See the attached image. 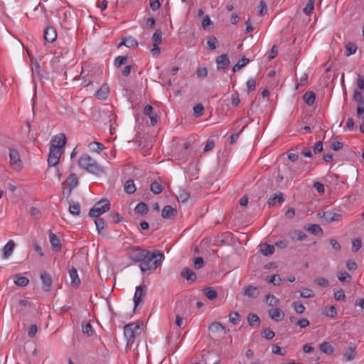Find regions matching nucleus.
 I'll use <instances>...</instances> for the list:
<instances>
[{"label": "nucleus", "mask_w": 364, "mask_h": 364, "mask_svg": "<svg viewBox=\"0 0 364 364\" xmlns=\"http://www.w3.org/2000/svg\"><path fill=\"white\" fill-rule=\"evenodd\" d=\"M78 166L92 174L100 176L105 173L104 168L88 154H82L78 159Z\"/></svg>", "instance_id": "f257e3e1"}, {"label": "nucleus", "mask_w": 364, "mask_h": 364, "mask_svg": "<svg viewBox=\"0 0 364 364\" xmlns=\"http://www.w3.org/2000/svg\"><path fill=\"white\" fill-rule=\"evenodd\" d=\"M265 302L270 306H276L279 304V300L273 294H267L266 296Z\"/></svg>", "instance_id": "f704fd0d"}, {"label": "nucleus", "mask_w": 364, "mask_h": 364, "mask_svg": "<svg viewBox=\"0 0 364 364\" xmlns=\"http://www.w3.org/2000/svg\"><path fill=\"white\" fill-rule=\"evenodd\" d=\"M261 253L265 256L272 255L274 252V246L272 245H269L267 243H264L259 245Z\"/></svg>", "instance_id": "393cba45"}, {"label": "nucleus", "mask_w": 364, "mask_h": 364, "mask_svg": "<svg viewBox=\"0 0 364 364\" xmlns=\"http://www.w3.org/2000/svg\"><path fill=\"white\" fill-rule=\"evenodd\" d=\"M82 331L85 335L90 337L93 333L92 325L89 322H82Z\"/></svg>", "instance_id": "c9c22d12"}, {"label": "nucleus", "mask_w": 364, "mask_h": 364, "mask_svg": "<svg viewBox=\"0 0 364 364\" xmlns=\"http://www.w3.org/2000/svg\"><path fill=\"white\" fill-rule=\"evenodd\" d=\"M277 201L279 203H282L284 201L282 193L279 192L277 193L274 194L268 199L267 203L269 206H274L276 204Z\"/></svg>", "instance_id": "b1692460"}, {"label": "nucleus", "mask_w": 364, "mask_h": 364, "mask_svg": "<svg viewBox=\"0 0 364 364\" xmlns=\"http://www.w3.org/2000/svg\"><path fill=\"white\" fill-rule=\"evenodd\" d=\"M190 198V194L185 189H180L177 198L178 202L186 203Z\"/></svg>", "instance_id": "e433bc0d"}, {"label": "nucleus", "mask_w": 364, "mask_h": 364, "mask_svg": "<svg viewBox=\"0 0 364 364\" xmlns=\"http://www.w3.org/2000/svg\"><path fill=\"white\" fill-rule=\"evenodd\" d=\"M266 281L269 283L273 284L274 286H278L280 284L282 279L279 274H274L270 277H267Z\"/></svg>", "instance_id": "49530a36"}, {"label": "nucleus", "mask_w": 364, "mask_h": 364, "mask_svg": "<svg viewBox=\"0 0 364 364\" xmlns=\"http://www.w3.org/2000/svg\"><path fill=\"white\" fill-rule=\"evenodd\" d=\"M218 44L217 38L212 36L207 41L208 48L210 50H215Z\"/></svg>", "instance_id": "09e8293b"}, {"label": "nucleus", "mask_w": 364, "mask_h": 364, "mask_svg": "<svg viewBox=\"0 0 364 364\" xmlns=\"http://www.w3.org/2000/svg\"><path fill=\"white\" fill-rule=\"evenodd\" d=\"M247 87L248 92H251L255 90L256 87V80L250 78L247 82Z\"/></svg>", "instance_id": "0e129e2a"}, {"label": "nucleus", "mask_w": 364, "mask_h": 364, "mask_svg": "<svg viewBox=\"0 0 364 364\" xmlns=\"http://www.w3.org/2000/svg\"><path fill=\"white\" fill-rule=\"evenodd\" d=\"M242 294L251 299H255L259 295V290L252 285H247L242 289Z\"/></svg>", "instance_id": "f8f14e48"}, {"label": "nucleus", "mask_w": 364, "mask_h": 364, "mask_svg": "<svg viewBox=\"0 0 364 364\" xmlns=\"http://www.w3.org/2000/svg\"><path fill=\"white\" fill-rule=\"evenodd\" d=\"M177 210L171 205H166L162 210L161 216L165 219H172L177 215Z\"/></svg>", "instance_id": "aec40b11"}, {"label": "nucleus", "mask_w": 364, "mask_h": 364, "mask_svg": "<svg viewBox=\"0 0 364 364\" xmlns=\"http://www.w3.org/2000/svg\"><path fill=\"white\" fill-rule=\"evenodd\" d=\"M268 314L272 320L277 322L282 321L284 317V311L279 308L269 309Z\"/></svg>", "instance_id": "f3484780"}, {"label": "nucleus", "mask_w": 364, "mask_h": 364, "mask_svg": "<svg viewBox=\"0 0 364 364\" xmlns=\"http://www.w3.org/2000/svg\"><path fill=\"white\" fill-rule=\"evenodd\" d=\"M232 105L237 107L240 102V95L237 92H235L231 96Z\"/></svg>", "instance_id": "338daca9"}, {"label": "nucleus", "mask_w": 364, "mask_h": 364, "mask_svg": "<svg viewBox=\"0 0 364 364\" xmlns=\"http://www.w3.org/2000/svg\"><path fill=\"white\" fill-rule=\"evenodd\" d=\"M127 255L128 257L134 262H142L146 258V256L149 255V251L142 249L138 246H133L127 248Z\"/></svg>", "instance_id": "20e7f679"}, {"label": "nucleus", "mask_w": 364, "mask_h": 364, "mask_svg": "<svg viewBox=\"0 0 364 364\" xmlns=\"http://www.w3.org/2000/svg\"><path fill=\"white\" fill-rule=\"evenodd\" d=\"M250 63V60L243 57L240 59L232 68V72L236 73L244 68L247 64Z\"/></svg>", "instance_id": "7c9ffc66"}, {"label": "nucleus", "mask_w": 364, "mask_h": 364, "mask_svg": "<svg viewBox=\"0 0 364 364\" xmlns=\"http://www.w3.org/2000/svg\"><path fill=\"white\" fill-rule=\"evenodd\" d=\"M218 70H225L230 65V59L227 54L218 56L215 59Z\"/></svg>", "instance_id": "9b49d317"}, {"label": "nucleus", "mask_w": 364, "mask_h": 364, "mask_svg": "<svg viewBox=\"0 0 364 364\" xmlns=\"http://www.w3.org/2000/svg\"><path fill=\"white\" fill-rule=\"evenodd\" d=\"M300 295L303 298H313L315 294L313 290L310 289H304L301 291Z\"/></svg>", "instance_id": "5fc2aeb1"}, {"label": "nucleus", "mask_w": 364, "mask_h": 364, "mask_svg": "<svg viewBox=\"0 0 364 364\" xmlns=\"http://www.w3.org/2000/svg\"><path fill=\"white\" fill-rule=\"evenodd\" d=\"M95 223L96 225V228L99 234L102 233V231L105 229L106 226V222L103 218H96L95 220Z\"/></svg>", "instance_id": "ea45409f"}, {"label": "nucleus", "mask_w": 364, "mask_h": 364, "mask_svg": "<svg viewBox=\"0 0 364 364\" xmlns=\"http://www.w3.org/2000/svg\"><path fill=\"white\" fill-rule=\"evenodd\" d=\"M52 141L56 142L57 144H54V146H57L59 150H61V149H63L66 144V136L65 134L60 133L53 136Z\"/></svg>", "instance_id": "5701e85b"}, {"label": "nucleus", "mask_w": 364, "mask_h": 364, "mask_svg": "<svg viewBox=\"0 0 364 364\" xmlns=\"http://www.w3.org/2000/svg\"><path fill=\"white\" fill-rule=\"evenodd\" d=\"M318 216L323 218L326 223L339 222L342 220V215L331 210H326L318 213Z\"/></svg>", "instance_id": "0eeeda50"}, {"label": "nucleus", "mask_w": 364, "mask_h": 364, "mask_svg": "<svg viewBox=\"0 0 364 364\" xmlns=\"http://www.w3.org/2000/svg\"><path fill=\"white\" fill-rule=\"evenodd\" d=\"M225 331V327L218 322H214L209 326V331L215 333H220Z\"/></svg>", "instance_id": "2f4dec72"}, {"label": "nucleus", "mask_w": 364, "mask_h": 364, "mask_svg": "<svg viewBox=\"0 0 364 364\" xmlns=\"http://www.w3.org/2000/svg\"><path fill=\"white\" fill-rule=\"evenodd\" d=\"M204 107L202 104H198L193 107V113L196 117H200L203 114Z\"/></svg>", "instance_id": "13d9d810"}, {"label": "nucleus", "mask_w": 364, "mask_h": 364, "mask_svg": "<svg viewBox=\"0 0 364 364\" xmlns=\"http://www.w3.org/2000/svg\"><path fill=\"white\" fill-rule=\"evenodd\" d=\"M357 50V46L354 43H348L346 45V55L350 56L353 54H355Z\"/></svg>", "instance_id": "c03bdc74"}, {"label": "nucleus", "mask_w": 364, "mask_h": 364, "mask_svg": "<svg viewBox=\"0 0 364 364\" xmlns=\"http://www.w3.org/2000/svg\"><path fill=\"white\" fill-rule=\"evenodd\" d=\"M181 276L190 283L194 282L197 279L196 274L188 267H185L181 270Z\"/></svg>", "instance_id": "dca6fc26"}, {"label": "nucleus", "mask_w": 364, "mask_h": 364, "mask_svg": "<svg viewBox=\"0 0 364 364\" xmlns=\"http://www.w3.org/2000/svg\"><path fill=\"white\" fill-rule=\"evenodd\" d=\"M134 212L137 215H146L148 213V205L145 203L141 202L135 207Z\"/></svg>", "instance_id": "cd10ccee"}, {"label": "nucleus", "mask_w": 364, "mask_h": 364, "mask_svg": "<svg viewBox=\"0 0 364 364\" xmlns=\"http://www.w3.org/2000/svg\"><path fill=\"white\" fill-rule=\"evenodd\" d=\"M49 240L53 250L59 252L61 250L62 245L60 239L52 232H49Z\"/></svg>", "instance_id": "a211bd4d"}, {"label": "nucleus", "mask_w": 364, "mask_h": 364, "mask_svg": "<svg viewBox=\"0 0 364 364\" xmlns=\"http://www.w3.org/2000/svg\"><path fill=\"white\" fill-rule=\"evenodd\" d=\"M61 156V151L54 146L52 144L50 147V151L48 158V164L49 166H57L59 164V160Z\"/></svg>", "instance_id": "423d86ee"}, {"label": "nucleus", "mask_w": 364, "mask_h": 364, "mask_svg": "<svg viewBox=\"0 0 364 364\" xmlns=\"http://www.w3.org/2000/svg\"><path fill=\"white\" fill-rule=\"evenodd\" d=\"M65 183L68 184V188L67 191L68 197L71 195V193L75 187L78 186L79 181L77 175L75 173H70V176L67 178Z\"/></svg>", "instance_id": "9d476101"}, {"label": "nucleus", "mask_w": 364, "mask_h": 364, "mask_svg": "<svg viewBox=\"0 0 364 364\" xmlns=\"http://www.w3.org/2000/svg\"><path fill=\"white\" fill-rule=\"evenodd\" d=\"M109 217L115 223H120L123 220V218L118 213H115V212L111 213L109 215Z\"/></svg>", "instance_id": "680f3d73"}, {"label": "nucleus", "mask_w": 364, "mask_h": 364, "mask_svg": "<svg viewBox=\"0 0 364 364\" xmlns=\"http://www.w3.org/2000/svg\"><path fill=\"white\" fill-rule=\"evenodd\" d=\"M109 94V87L107 85V84H104L96 92L95 96L99 100H105L106 99H107Z\"/></svg>", "instance_id": "412c9836"}, {"label": "nucleus", "mask_w": 364, "mask_h": 364, "mask_svg": "<svg viewBox=\"0 0 364 364\" xmlns=\"http://www.w3.org/2000/svg\"><path fill=\"white\" fill-rule=\"evenodd\" d=\"M307 230L314 235H318V234L323 233L322 228L320 227L319 225H317V224H313V225H310L307 228Z\"/></svg>", "instance_id": "a18cd8bd"}, {"label": "nucleus", "mask_w": 364, "mask_h": 364, "mask_svg": "<svg viewBox=\"0 0 364 364\" xmlns=\"http://www.w3.org/2000/svg\"><path fill=\"white\" fill-rule=\"evenodd\" d=\"M204 294L206 297L210 300H214L218 296V292L212 287H206L204 289Z\"/></svg>", "instance_id": "72a5a7b5"}, {"label": "nucleus", "mask_w": 364, "mask_h": 364, "mask_svg": "<svg viewBox=\"0 0 364 364\" xmlns=\"http://www.w3.org/2000/svg\"><path fill=\"white\" fill-rule=\"evenodd\" d=\"M292 306L294 307L295 311L298 314H303L305 311V306L301 303L296 301L293 302Z\"/></svg>", "instance_id": "bf43d9fd"}, {"label": "nucleus", "mask_w": 364, "mask_h": 364, "mask_svg": "<svg viewBox=\"0 0 364 364\" xmlns=\"http://www.w3.org/2000/svg\"><path fill=\"white\" fill-rule=\"evenodd\" d=\"M314 9V0H309L307 4H306L305 7L304 8V13L306 16H310L311 13L313 12V10Z\"/></svg>", "instance_id": "37998d69"}, {"label": "nucleus", "mask_w": 364, "mask_h": 364, "mask_svg": "<svg viewBox=\"0 0 364 364\" xmlns=\"http://www.w3.org/2000/svg\"><path fill=\"white\" fill-rule=\"evenodd\" d=\"M275 336V333L269 328H266L262 333V336L265 338L267 340H272Z\"/></svg>", "instance_id": "3c124183"}, {"label": "nucleus", "mask_w": 364, "mask_h": 364, "mask_svg": "<svg viewBox=\"0 0 364 364\" xmlns=\"http://www.w3.org/2000/svg\"><path fill=\"white\" fill-rule=\"evenodd\" d=\"M303 100L308 105H312L315 102L316 95L311 91L306 92L303 95Z\"/></svg>", "instance_id": "c756f323"}, {"label": "nucleus", "mask_w": 364, "mask_h": 364, "mask_svg": "<svg viewBox=\"0 0 364 364\" xmlns=\"http://www.w3.org/2000/svg\"><path fill=\"white\" fill-rule=\"evenodd\" d=\"M88 146L90 151L97 153H100L105 149V146L102 144L97 141L90 143Z\"/></svg>", "instance_id": "4c0bfd02"}, {"label": "nucleus", "mask_w": 364, "mask_h": 364, "mask_svg": "<svg viewBox=\"0 0 364 364\" xmlns=\"http://www.w3.org/2000/svg\"><path fill=\"white\" fill-rule=\"evenodd\" d=\"M334 298L337 301H344L346 299V294L343 289H340L334 293Z\"/></svg>", "instance_id": "774afa93"}, {"label": "nucleus", "mask_w": 364, "mask_h": 364, "mask_svg": "<svg viewBox=\"0 0 364 364\" xmlns=\"http://www.w3.org/2000/svg\"><path fill=\"white\" fill-rule=\"evenodd\" d=\"M247 321L250 326L255 328L259 326L260 318L255 314H249L247 316Z\"/></svg>", "instance_id": "bb28decb"}, {"label": "nucleus", "mask_w": 364, "mask_h": 364, "mask_svg": "<svg viewBox=\"0 0 364 364\" xmlns=\"http://www.w3.org/2000/svg\"><path fill=\"white\" fill-rule=\"evenodd\" d=\"M125 46L127 48L131 47H137L138 46V42L137 41L132 37H129L128 38H126V44Z\"/></svg>", "instance_id": "e2e57ef3"}, {"label": "nucleus", "mask_w": 364, "mask_h": 364, "mask_svg": "<svg viewBox=\"0 0 364 364\" xmlns=\"http://www.w3.org/2000/svg\"><path fill=\"white\" fill-rule=\"evenodd\" d=\"M28 282L29 279L26 277H19L14 281L15 284L22 287L27 286Z\"/></svg>", "instance_id": "603ef678"}, {"label": "nucleus", "mask_w": 364, "mask_h": 364, "mask_svg": "<svg viewBox=\"0 0 364 364\" xmlns=\"http://www.w3.org/2000/svg\"><path fill=\"white\" fill-rule=\"evenodd\" d=\"M9 158L10 164L13 168L18 170L22 167V161L21 160L18 152L16 149H9Z\"/></svg>", "instance_id": "1a4fd4ad"}, {"label": "nucleus", "mask_w": 364, "mask_h": 364, "mask_svg": "<svg viewBox=\"0 0 364 364\" xmlns=\"http://www.w3.org/2000/svg\"><path fill=\"white\" fill-rule=\"evenodd\" d=\"M240 321V315L237 311H232L229 314V321L235 325L237 324Z\"/></svg>", "instance_id": "a19ab883"}, {"label": "nucleus", "mask_w": 364, "mask_h": 364, "mask_svg": "<svg viewBox=\"0 0 364 364\" xmlns=\"http://www.w3.org/2000/svg\"><path fill=\"white\" fill-rule=\"evenodd\" d=\"M41 279L43 283V289L45 291H48L50 289L52 284V278L50 274L43 271L41 273Z\"/></svg>", "instance_id": "2eb2a0df"}, {"label": "nucleus", "mask_w": 364, "mask_h": 364, "mask_svg": "<svg viewBox=\"0 0 364 364\" xmlns=\"http://www.w3.org/2000/svg\"><path fill=\"white\" fill-rule=\"evenodd\" d=\"M150 190L154 194H159L162 192L163 187L159 182L154 181L151 183Z\"/></svg>", "instance_id": "58836bf2"}, {"label": "nucleus", "mask_w": 364, "mask_h": 364, "mask_svg": "<svg viewBox=\"0 0 364 364\" xmlns=\"http://www.w3.org/2000/svg\"><path fill=\"white\" fill-rule=\"evenodd\" d=\"M128 57L126 55H120L115 58L114 60V65L117 68H119L122 65L125 64L127 62Z\"/></svg>", "instance_id": "8fccbe9b"}, {"label": "nucleus", "mask_w": 364, "mask_h": 364, "mask_svg": "<svg viewBox=\"0 0 364 364\" xmlns=\"http://www.w3.org/2000/svg\"><path fill=\"white\" fill-rule=\"evenodd\" d=\"M110 209V203L108 200L102 199L96 203L90 210L89 215L92 218H98Z\"/></svg>", "instance_id": "39448f33"}, {"label": "nucleus", "mask_w": 364, "mask_h": 364, "mask_svg": "<svg viewBox=\"0 0 364 364\" xmlns=\"http://www.w3.org/2000/svg\"><path fill=\"white\" fill-rule=\"evenodd\" d=\"M152 40L154 42V44H159L162 42V32L161 30H156V31L153 34Z\"/></svg>", "instance_id": "864d4df0"}, {"label": "nucleus", "mask_w": 364, "mask_h": 364, "mask_svg": "<svg viewBox=\"0 0 364 364\" xmlns=\"http://www.w3.org/2000/svg\"><path fill=\"white\" fill-rule=\"evenodd\" d=\"M353 99L359 103V105H363V103L364 102V98H363V94L355 90L353 92Z\"/></svg>", "instance_id": "4d7b16f0"}, {"label": "nucleus", "mask_w": 364, "mask_h": 364, "mask_svg": "<svg viewBox=\"0 0 364 364\" xmlns=\"http://www.w3.org/2000/svg\"><path fill=\"white\" fill-rule=\"evenodd\" d=\"M272 351L273 353L279 355H284L287 353V351L285 350L282 349V348H281L278 346H276V345H274L272 346Z\"/></svg>", "instance_id": "69168bd1"}, {"label": "nucleus", "mask_w": 364, "mask_h": 364, "mask_svg": "<svg viewBox=\"0 0 364 364\" xmlns=\"http://www.w3.org/2000/svg\"><path fill=\"white\" fill-rule=\"evenodd\" d=\"M57 38V32L54 27L47 26L44 31V39L48 43L54 42Z\"/></svg>", "instance_id": "4468645a"}, {"label": "nucleus", "mask_w": 364, "mask_h": 364, "mask_svg": "<svg viewBox=\"0 0 364 364\" xmlns=\"http://www.w3.org/2000/svg\"><path fill=\"white\" fill-rule=\"evenodd\" d=\"M319 349L321 352L327 354L331 355L334 351V348L333 346L329 342H323L319 345Z\"/></svg>", "instance_id": "a878e982"}, {"label": "nucleus", "mask_w": 364, "mask_h": 364, "mask_svg": "<svg viewBox=\"0 0 364 364\" xmlns=\"http://www.w3.org/2000/svg\"><path fill=\"white\" fill-rule=\"evenodd\" d=\"M338 279L341 282L350 283L351 280V276L346 272H341L338 274Z\"/></svg>", "instance_id": "de8ad7c7"}, {"label": "nucleus", "mask_w": 364, "mask_h": 364, "mask_svg": "<svg viewBox=\"0 0 364 364\" xmlns=\"http://www.w3.org/2000/svg\"><path fill=\"white\" fill-rule=\"evenodd\" d=\"M357 355L356 346L353 343H350L348 348L343 353L345 361L353 360Z\"/></svg>", "instance_id": "ddd939ff"}, {"label": "nucleus", "mask_w": 364, "mask_h": 364, "mask_svg": "<svg viewBox=\"0 0 364 364\" xmlns=\"http://www.w3.org/2000/svg\"><path fill=\"white\" fill-rule=\"evenodd\" d=\"M326 315L331 318H336L338 315V310L334 306H331L326 311Z\"/></svg>", "instance_id": "052dcab7"}, {"label": "nucleus", "mask_w": 364, "mask_h": 364, "mask_svg": "<svg viewBox=\"0 0 364 364\" xmlns=\"http://www.w3.org/2000/svg\"><path fill=\"white\" fill-rule=\"evenodd\" d=\"M70 206H69V212L75 215L78 216L80 213V205L77 202H70Z\"/></svg>", "instance_id": "c85d7f7f"}, {"label": "nucleus", "mask_w": 364, "mask_h": 364, "mask_svg": "<svg viewBox=\"0 0 364 364\" xmlns=\"http://www.w3.org/2000/svg\"><path fill=\"white\" fill-rule=\"evenodd\" d=\"M164 259V255L159 252L155 251L153 252H149V255L146 256L144 260L140 264V269L141 272L156 270L162 263Z\"/></svg>", "instance_id": "f03ea898"}, {"label": "nucleus", "mask_w": 364, "mask_h": 364, "mask_svg": "<svg viewBox=\"0 0 364 364\" xmlns=\"http://www.w3.org/2000/svg\"><path fill=\"white\" fill-rule=\"evenodd\" d=\"M124 191L128 194L134 193L136 191L135 184L134 181L128 180L125 182L124 186Z\"/></svg>", "instance_id": "473e14b6"}, {"label": "nucleus", "mask_w": 364, "mask_h": 364, "mask_svg": "<svg viewBox=\"0 0 364 364\" xmlns=\"http://www.w3.org/2000/svg\"><path fill=\"white\" fill-rule=\"evenodd\" d=\"M141 328L139 323L127 324L124 327V333L127 338V347L131 348L136 338L140 336Z\"/></svg>", "instance_id": "7ed1b4c3"}, {"label": "nucleus", "mask_w": 364, "mask_h": 364, "mask_svg": "<svg viewBox=\"0 0 364 364\" xmlns=\"http://www.w3.org/2000/svg\"><path fill=\"white\" fill-rule=\"evenodd\" d=\"M69 275L71 279V285L75 288H77L80 284V279L78 277L76 268L72 267L69 269Z\"/></svg>", "instance_id": "4be33fe9"}, {"label": "nucleus", "mask_w": 364, "mask_h": 364, "mask_svg": "<svg viewBox=\"0 0 364 364\" xmlns=\"http://www.w3.org/2000/svg\"><path fill=\"white\" fill-rule=\"evenodd\" d=\"M362 247V242L360 238H357L352 242V251L353 252H358Z\"/></svg>", "instance_id": "6e6d98bb"}, {"label": "nucleus", "mask_w": 364, "mask_h": 364, "mask_svg": "<svg viewBox=\"0 0 364 364\" xmlns=\"http://www.w3.org/2000/svg\"><path fill=\"white\" fill-rule=\"evenodd\" d=\"M293 234L291 237L294 240L302 241L307 237L306 234L301 230H295Z\"/></svg>", "instance_id": "79ce46f5"}, {"label": "nucleus", "mask_w": 364, "mask_h": 364, "mask_svg": "<svg viewBox=\"0 0 364 364\" xmlns=\"http://www.w3.org/2000/svg\"><path fill=\"white\" fill-rule=\"evenodd\" d=\"M15 247V242L9 240L2 249V258L8 259L13 253Z\"/></svg>", "instance_id": "6ab92c4d"}, {"label": "nucleus", "mask_w": 364, "mask_h": 364, "mask_svg": "<svg viewBox=\"0 0 364 364\" xmlns=\"http://www.w3.org/2000/svg\"><path fill=\"white\" fill-rule=\"evenodd\" d=\"M146 286L144 284L140 285L139 287H136L134 296V311H135L138 306L141 304L143 299L146 295Z\"/></svg>", "instance_id": "6e6552de"}]
</instances>
